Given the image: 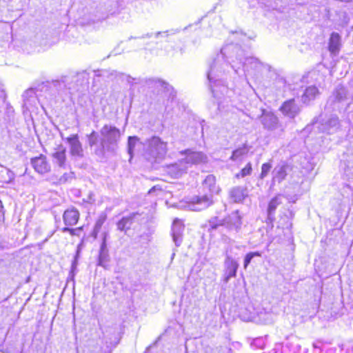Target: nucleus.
Listing matches in <instances>:
<instances>
[{
    "label": "nucleus",
    "mask_w": 353,
    "mask_h": 353,
    "mask_svg": "<svg viewBox=\"0 0 353 353\" xmlns=\"http://www.w3.org/2000/svg\"><path fill=\"white\" fill-rule=\"evenodd\" d=\"M61 138H62L63 139H64V138H63V134H62V133H61Z\"/></svg>",
    "instance_id": "51"
},
{
    "label": "nucleus",
    "mask_w": 353,
    "mask_h": 353,
    "mask_svg": "<svg viewBox=\"0 0 353 353\" xmlns=\"http://www.w3.org/2000/svg\"><path fill=\"white\" fill-rule=\"evenodd\" d=\"M252 168L250 163H248L245 168H243L241 172L236 174V178L239 177H245L246 176L250 175L252 172Z\"/></svg>",
    "instance_id": "34"
},
{
    "label": "nucleus",
    "mask_w": 353,
    "mask_h": 353,
    "mask_svg": "<svg viewBox=\"0 0 353 353\" xmlns=\"http://www.w3.org/2000/svg\"><path fill=\"white\" fill-rule=\"evenodd\" d=\"M3 352L4 353H21L20 350H16L12 347H6Z\"/></svg>",
    "instance_id": "42"
},
{
    "label": "nucleus",
    "mask_w": 353,
    "mask_h": 353,
    "mask_svg": "<svg viewBox=\"0 0 353 353\" xmlns=\"http://www.w3.org/2000/svg\"><path fill=\"white\" fill-rule=\"evenodd\" d=\"M63 219L65 225H74L79 219V212L74 208H69L64 212Z\"/></svg>",
    "instance_id": "20"
},
{
    "label": "nucleus",
    "mask_w": 353,
    "mask_h": 353,
    "mask_svg": "<svg viewBox=\"0 0 353 353\" xmlns=\"http://www.w3.org/2000/svg\"><path fill=\"white\" fill-rule=\"evenodd\" d=\"M152 347V346H150L149 347L147 348L146 351L145 352V353H150V349Z\"/></svg>",
    "instance_id": "48"
},
{
    "label": "nucleus",
    "mask_w": 353,
    "mask_h": 353,
    "mask_svg": "<svg viewBox=\"0 0 353 353\" xmlns=\"http://www.w3.org/2000/svg\"><path fill=\"white\" fill-rule=\"evenodd\" d=\"M288 349L289 347L288 346L283 347L281 344L279 343L275 345L274 351V353H286L285 352L288 350Z\"/></svg>",
    "instance_id": "38"
},
{
    "label": "nucleus",
    "mask_w": 353,
    "mask_h": 353,
    "mask_svg": "<svg viewBox=\"0 0 353 353\" xmlns=\"http://www.w3.org/2000/svg\"><path fill=\"white\" fill-rule=\"evenodd\" d=\"M314 125L322 132L332 134L337 132L341 128L339 117L336 114H321L314 119Z\"/></svg>",
    "instance_id": "6"
},
{
    "label": "nucleus",
    "mask_w": 353,
    "mask_h": 353,
    "mask_svg": "<svg viewBox=\"0 0 353 353\" xmlns=\"http://www.w3.org/2000/svg\"><path fill=\"white\" fill-rule=\"evenodd\" d=\"M107 17H108V14H102V16L99 17V18L97 19V20H98V21L103 20V19H105Z\"/></svg>",
    "instance_id": "44"
},
{
    "label": "nucleus",
    "mask_w": 353,
    "mask_h": 353,
    "mask_svg": "<svg viewBox=\"0 0 353 353\" xmlns=\"http://www.w3.org/2000/svg\"><path fill=\"white\" fill-rule=\"evenodd\" d=\"M248 150L245 145L243 147L236 149L232 152V154L230 157V159H232V161H236L241 157L245 154L248 152Z\"/></svg>",
    "instance_id": "30"
},
{
    "label": "nucleus",
    "mask_w": 353,
    "mask_h": 353,
    "mask_svg": "<svg viewBox=\"0 0 353 353\" xmlns=\"http://www.w3.org/2000/svg\"><path fill=\"white\" fill-rule=\"evenodd\" d=\"M67 142L70 146V153L72 157L75 158H81L83 157V150L82 145L79 140L78 134H72L67 137Z\"/></svg>",
    "instance_id": "13"
},
{
    "label": "nucleus",
    "mask_w": 353,
    "mask_h": 353,
    "mask_svg": "<svg viewBox=\"0 0 353 353\" xmlns=\"http://www.w3.org/2000/svg\"><path fill=\"white\" fill-rule=\"evenodd\" d=\"M88 83V74L82 72L71 77H63L59 80L46 82L42 85L41 90L44 92L46 99H52L65 90L70 92L79 91Z\"/></svg>",
    "instance_id": "3"
},
{
    "label": "nucleus",
    "mask_w": 353,
    "mask_h": 353,
    "mask_svg": "<svg viewBox=\"0 0 353 353\" xmlns=\"http://www.w3.org/2000/svg\"><path fill=\"white\" fill-rule=\"evenodd\" d=\"M316 71H312L308 73V76L312 78L313 77L316 76Z\"/></svg>",
    "instance_id": "45"
},
{
    "label": "nucleus",
    "mask_w": 353,
    "mask_h": 353,
    "mask_svg": "<svg viewBox=\"0 0 353 353\" xmlns=\"http://www.w3.org/2000/svg\"><path fill=\"white\" fill-rule=\"evenodd\" d=\"M105 216L101 215L97 220L92 232V235L94 238H96L97 234L99 232L101 226L103 225L105 221Z\"/></svg>",
    "instance_id": "31"
},
{
    "label": "nucleus",
    "mask_w": 353,
    "mask_h": 353,
    "mask_svg": "<svg viewBox=\"0 0 353 353\" xmlns=\"http://www.w3.org/2000/svg\"><path fill=\"white\" fill-rule=\"evenodd\" d=\"M294 172V167L292 165L285 162H281L275 166L272 171V181L280 183L286 179L288 175L292 177Z\"/></svg>",
    "instance_id": "10"
},
{
    "label": "nucleus",
    "mask_w": 353,
    "mask_h": 353,
    "mask_svg": "<svg viewBox=\"0 0 353 353\" xmlns=\"http://www.w3.org/2000/svg\"><path fill=\"white\" fill-rule=\"evenodd\" d=\"M108 238L109 234L108 232L102 233V241L100 245L98 259V265L100 266H105L109 259V252L107 248V240Z\"/></svg>",
    "instance_id": "14"
},
{
    "label": "nucleus",
    "mask_w": 353,
    "mask_h": 353,
    "mask_svg": "<svg viewBox=\"0 0 353 353\" xmlns=\"http://www.w3.org/2000/svg\"><path fill=\"white\" fill-rule=\"evenodd\" d=\"M81 243H80L78 247H77V254L74 256V259L72 263V265L73 266V268H77V260H78V257H79V252H80V250H81Z\"/></svg>",
    "instance_id": "40"
},
{
    "label": "nucleus",
    "mask_w": 353,
    "mask_h": 353,
    "mask_svg": "<svg viewBox=\"0 0 353 353\" xmlns=\"http://www.w3.org/2000/svg\"><path fill=\"white\" fill-rule=\"evenodd\" d=\"M265 341L266 336L256 338L252 341L251 346L256 349H263L265 346Z\"/></svg>",
    "instance_id": "32"
},
{
    "label": "nucleus",
    "mask_w": 353,
    "mask_h": 353,
    "mask_svg": "<svg viewBox=\"0 0 353 353\" xmlns=\"http://www.w3.org/2000/svg\"><path fill=\"white\" fill-rule=\"evenodd\" d=\"M280 110L285 117L293 119L299 114L301 108L294 99H289L282 104Z\"/></svg>",
    "instance_id": "12"
},
{
    "label": "nucleus",
    "mask_w": 353,
    "mask_h": 353,
    "mask_svg": "<svg viewBox=\"0 0 353 353\" xmlns=\"http://www.w3.org/2000/svg\"><path fill=\"white\" fill-rule=\"evenodd\" d=\"M183 230L184 225L182 222L178 219H174L172 223V236L176 247L180 246L182 243Z\"/></svg>",
    "instance_id": "16"
},
{
    "label": "nucleus",
    "mask_w": 353,
    "mask_h": 353,
    "mask_svg": "<svg viewBox=\"0 0 353 353\" xmlns=\"http://www.w3.org/2000/svg\"><path fill=\"white\" fill-rule=\"evenodd\" d=\"M333 96L336 101H341L343 100L347 96L346 88L341 85H337L333 92Z\"/></svg>",
    "instance_id": "27"
},
{
    "label": "nucleus",
    "mask_w": 353,
    "mask_h": 353,
    "mask_svg": "<svg viewBox=\"0 0 353 353\" xmlns=\"http://www.w3.org/2000/svg\"><path fill=\"white\" fill-rule=\"evenodd\" d=\"M170 35L168 31H164V32H157L154 34L153 33H147L145 34H143L141 36V39H146V38H151L154 37L156 39H167L168 36Z\"/></svg>",
    "instance_id": "29"
},
{
    "label": "nucleus",
    "mask_w": 353,
    "mask_h": 353,
    "mask_svg": "<svg viewBox=\"0 0 353 353\" xmlns=\"http://www.w3.org/2000/svg\"><path fill=\"white\" fill-rule=\"evenodd\" d=\"M204 189H208L210 194L195 196L187 201V207L192 211H201L208 208L213 203L212 194H217L219 187L216 185V178L212 174L208 175L203 182Z\"/></svg>",
    "instance_id": "4"
},
{
    "label": "nucleus",
    "mask_w": 353,
    "mask_h": 353,
    "mask_svg": "<svg viewBox=\"0 0 353 353\" xmlns=\"http://www.w3.org/2000/svg\"><path fill=\"white\" fill-rule=\"evenodd\" d=\"M341 43V37L337 32H332L330 34L328 41V50L333 56H337L339 54Z\"/></svg>",
    "instance_id": "17"
},
{
    "label": "nucleus",
    "mask_w": 353,
    "mask_h": 353,
    "mask_svg": "<svg viewBox=\"0 0 353 353\" xmlns=\"http://www.w3.org/2000/svg\"><path fill=\"white\" fill-rule=\"evenodd\" d=\"M31 164L38 173L44 174L50 170V165L46 161V157L43 155L32 159Z\"/></svg>",
    "instance_id": "18"
},
{
    "label": "nucleus",
    "mask_w": 353,
    "mask_h": 353,
    "mask_svg": "<svg viewBox=\"0 0 353 353\" xmlns=\"http://www.w3.org/2000/svg\"><path fill=\"white\" fill-rule=\"evenodd\" d=\"M260 121L263 128L272 133L275 137L279 138L283 134L285 125L273 112L262 110Z\"/></svg>",
    "instance_id": "5"
},
{
    "label": "nucleus",
    "mask_w": 353,
    "mask_h": 353,
    "mask_svg": "<svg viewBox=\"0 0 353 353\" xmlns=\"http://www.w3.org/2000/svg\"><path fill=\"white\" fill-rule=\"evenodd\" d=\"M181 156H184L181 158L184 161L185 164L187 165V169L192 165H199L204 163L207 161V156L201 152L192 151L191 150H182L180 152Z\"/></svg>",
    "instance_id": "9"
},
{
    "label": "nucleus",
    "mask_w": 353,
    "mask_h": 353,
    "mask_svg": "<svg viewBox=\"0 0 353 353\" xmlns=\"http://www.w3.org/2000/svg\"><path fill=\"white\" fill-rule=\"evenodd\" d=\"M272 168V164L270 163H265L261 166V172L260 174L261 179H264L270 172Z\"/></svg>",
    "instance_id": "35"
},
{
    "label": "nucleus",
    "mask_w": 353,
    "mask_h": 353,
    "mask_svg": "<svg viewBox=\"0 0 353 353\" xmlns=\"http://www.w3.org/2000/svg\"><path fill=\"white\" fill-rule=\"evenodd\" d=\"M66 150L60 145L52 154L53 161L61 168H65L66 161Z\"/></svg>",
    "instance_id": "23"
},
{
    "label": "nucleus",
    "mask_w": 353,
    "mask_h": 353,
    "mask_svg": "<svg viewBox=\"0 0 353 353\" xmlns=\"http://www.w3.org/2000/svg\"><path fill=\"white\" fill-rule=\"evenodd\" d=\"M267 67L268 65L255 57H244L243 51L236 44L230 43L223 46L220 53L210 64L207 72V78L212 93L217 99L218 108H221L220 99L225 96L230 97V93L232 92L221 79L222 75L225 72L228 71L229 68L238 74L239 70L242 69L245 74L255 75Z\"/></svg>",
    "instance_id": "1"
},
{
    "label": "nucleus",
    "mask_w": 353,
    "mask_h": 353,
    "mask_svg": "<svg viewBox=\"0 0 353 353\" xmlns=\"http://www.w3.org/2000/svg\"><path fill=\"white\" fill-rule=\"evenodd\" d=\"M247 196V190L243 187L236 186L230 191V199L235 203L242 202Z\"/></svg>",
    "instance_id": "24"
},
{
    "label": "nucleus",
    "mask_w": 353,
    "mask_h": 353,
    "mask_svg": "<svg viewBox=\"0 0 353 353\" xmlns=\"http://www.w3.org/2000/svg\"><path fill=\"white\" fill-rule=\"evenodd\" d=\"M319 94V90L315 85L307 86L301 97V100L303 103L307 104L314 100Z\"/></svg>",
    "instance_id": "22"
},
{
    "label": "nucleus",
    "mask_w": 353,
    "mask_h": 353,
    "mask_svg": "<svg viewBox=\"0 0 353 353\" xmlns=\"http://www.w3.org/2000/svg\"><path fill=\"white\" fill-rule=\"evenodd\" d=\"M22 97L23 99V108L27 111H32L38 101L34 90H26Z\"/></svg>",
    "instance_id": "19"
},
{
    "label": "nucleus",
    "mask_w": 353,
    "mask_h": 353,
    "mask_svg": "<svg viewBox=\"0 0 353 353\" xmlns=\"http://www.w3.org/2000/svg\"><path fill=\"white\" fill-rule=\"evenodd\" d=\"M220 225L223 226V219L220 220L217 217H214L209 221V227L211 229H216Z\"/></svg>",
    "instance_id": "36"
},
{
    "label": "nucleus",
    "mask_w": 353,
    "mask_h": 353,
    "mask_svg": "<svg viewBox=\"0 0 353 353\" xmlns=\"http://www.w3.org/2000/svg\"><path fill=\"white\" fill-rule=\"evenodd\" d=\"M121 137V132L116 126L105 124L100 130L99 134L92 131L88 135L90 147H94V154L101 159H104L116 154Z\"/></svg>",
    "instance_id": "2"
},
{
    "label": "nucleus",
    "mask_w": 353,
    "mask_h": 353,
    "mask_svg": "<svg viewBox=\"0 0 353 353\" xmlns=\"http://www.w3.org/2000/svg\"><path fill=\"white\" fill-rule=\"evenodd\" d=\"M154 189H155V187L152 188V189H150L149 190L148 193L150 194Z\"/></svg>",
    "instance_id": "49"
},
{
    "label": "nucleus",
    "mask_w": 353,
    "mask_h": 353,
    "mask_svg": "<svg viewBox=\"0 0 353 353\" xmlns=\"http://www.w3.org/2000/svg\"><path fill=\"white\" fill-rule=\"evenodd\" d=\"M71 229H72V228H68V227H65V228H63V230H63V232H70V233Z\"/></svg>",
    "instance_id": "46"
},
{
    "label": "nucleus",
    "mask_w": 353,
    "mask_h": 353,
    "mask_svg": "<svg viewBox=\"0 0 353 353\" xmlns=\"http://www.w3.org/2000/svg\"><path fill=\"white\" fill-rule=\"evenodd\" d=\"M242 224V216L239 210L233 211L223 219V226L231 234L239 232Z\"/></svg>",
    "instance_id": "8"
},
{
    "label": "nucleus",
    "mask_w": 353,
    "mask_h": 353,
    "mask_svg": "<svg viewBox=\"0 0 353 353\" xmlns=\"http://www.w3.org/2000/svg\"><path fill=\"white\" fill-rule=\"evenodd\" d=\"M281 203V202L279 201V199L277 197L273 198L268 204V218L270 219H272V216L274 215V211L278 207V205Z\"/></svg>",
    "instance_id": "28"
},
{
    "label": "nucleus",
    "mask_w": 353,
    "mask_h": 353,
    "mask_svg": "<svg viewBox=\"0 0 353 353\" xmlns=\"http://www.w3.org/2000/svg\"><path fill=\"white\" fill-rule=\"evenodd\" d=\"M77 268H73L72 265H71V270H70V272L71 273H74V271L76 270Z\"/></svg>",
    "instance_id": "47"
},
{
    "label": "nucleus",
    "mask_w": 353,
    "mask_h": 353,
    "mask_svg": "<svg viewBox=\"0 0 353 353\" xmlns=\"http://www.w3.org/2000/svg\"><path fill=\"white\" fill-rule=\"evenodd\" d=\"M223 266V281L227 283L232 278L236 277L239 263L231 256L226 254Z\"/></svg>",
    "instance_id": "11"
},
{
    "label": "nucleus",
    "mask_w": 353,
    "mask_h": 353,
    "mask_svg": "<svg viewBox=\"0 0 353 353\" xmlns=\"http://www.w3.org/2000/svg\"><path fill=\"white\" fill-rule=\"evenodd\" d=\"M139 214L137 212L132 213L128 216H123L117 222V229L120 231H126L130 229Z\"/></svg>",
    "instance_id": "21"
},
{
    "label": "nucleus",
    "mask_w": 353,
    "mask_h": 353,
    "mask_svg": "<svg viewBox=\"0 0 353 353\" xmlns=\"http://www.w3.org/2000/svg\"><path fill=\"white\" fill-rule=\"evenodd\" d=\"M145 83L148 86H154L157 88H161L165 91V90L169 91L170 88H171L168 83H166L161 79H156V78H150L148 79H146Z\"/></svg>",
    "instance_id": "25"
},
{
    "label": "nucleus",
    "mask_w": 353,
    "mask_h": 353,
    "mask_svg": "<svg viewBox=\"0 0 353 353\" xmlns=\"http://www.w3.org/2000/svg\"><path fill=\"white\" fill-rule=\"evenodd\" d=\"M130 79L134 80V79L131 78L130 77H128V82H130Z\"/></svg>",
    "instance_id": "50"
},
{
    "label": "nucleus",
    "mask_w": 353,
    "mask_h": 353,
    "mask_svg": "<svg viewBox=\"0 0 353 353\" xmlns=\"http://www.w3.org/2000/svg\"><path fill=\"white\" fill-rule=\"evenodd\" d=\"M82 230V227L77 228H72L70 231V234L72 236H79V232Z\"/></svg>",
    "instance_id": "41"
},
{
    "label": "nucleus",
    "mask_w": 353,
    "mask_h": 353,
    "mask_svg": "<svg viewBox=\"0 0 353 353\" xmlns=\"http://www.w3.org/2000/svg\"><path fill=\"white\" fill-rule=\"evenodd\" d=\"M295 349H297L296 347ZM295 349L294 350V353H296V350Z\"/></svg>",
    "instance_id": "52"
},
{
    "label": "nucleus",
    "mask_w": 353,
    "mask_h": 353,
    "mask_svg": "<svg viewBox=\"0 0 353 353\" xmlns=\"http://www.w3.org/2000/svg\"><path fill=\"white\" fill-rule=\"evenodd\" d=\"M4 212H3V206L1 201H0V217H3Z\"/></svg>",
    "instance_id": "43"
},
{
    "label": "nucleus",
    "mask_w": 353,
    "mask_h": 353,
    "mask_svg": "<svg viewBox=\"0 0 353 353\" xmlns=\"http://www.w3.org/2000/svg\"><path fill=\"white\" fill-rule=\"evenodd\" d=\"M139 139L136 136H130L128 139V153L130 157V159L133 157V152L135 147L140 144Z\"/></svg>",
    "instance_id": "26"
},
{
    "label": "nucleus",
    "mask_w": 353,
    "mask_h": 353,
    "mask_svg": "<svg viewBox=\"0 0 353 353\" xmlns=\"http://www.w3.org/2000/svg\"><path fill=\"white\" fill-rule=\"evenodd\" d=\"M261 254L259 252H250L248 253L243 260V268L246 269L250 263L252 259L255 256H261Z\"/></svg>",
    "instance_id": "33"
},
{
    "label": "nucleus",
    "mask_w": 353,
    "mask_h": 353,
    "mask_svg": "<svg viewBox=\"0 0 353 353\" xmlns=\"http://www.w3.org/2000/svg\"><path fill=\"white\" fill-rule=\"evenodd\" d=\"M83 201L88 203H93L95 201L94 194L92 192H89L87 196L83 198Z\"/></svg>",
    "instance_id": "39"
},
{
    "label": "nucleus",
    "mask_w": 353,
    "mask_h": 353,
    "mask_svg": "<svg viewBox=\"0 0 353 353\" xmlns=\"http://www.w3.org/2000/svg\"><path fill=\"white\" fill-rule=\"evenodd\" d=\"M74 178V173L70 172L68 173L63 174L59 179V182L61 183H64L70 181Z\"/></svg>",
    "instance_id": "37"
},
{
    "label": "nucleus",
    "mask_w": 353,
    "mask_h": 353,
    "mask_svg": "<svg viewBox=\"0 0 353 353\" xmlns=\"http://www.w3.org/2000/svg\"><path fill=\"white\" fill-rule=\"evenodd\" d=\"M146 154L150 158L157 159H162L167 153V143L163 141L158 137H152L146 141Z\"/></svg>",
    "instance_id": "7"
},
{
    "label": "nucleus",
    "mask_w": 353,
    "mask_h": 353,
    "mask_svg": "<svg viewBox=\"0 0 353 353\" xmlns=\"http://www.w3.org/2000/svg\"><path fill=\"white\" fill-rule=\"evenodd\" d=\"M187 165L180 159L177 162L167 166L166 172L173 178H178L187 170Z\"/></svg>",
    "instance_id": "15"
}]
</instances>
